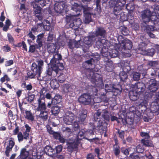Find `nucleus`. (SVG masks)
I'll return each instance as SVG.
<instances>
[{"mask_svg": "<svg viewBox=\"0 0 159 159\" xmlns=\"http://www.w3.org/2000/svg\"><path fill=\"white\" fill-rule=\"evenodd\" d=\"M148 22H143L141 24L142 30L147 33L155 30L154 28L152 25H148L147 23Z\"/></svg>", "mask_w": 159, "mask_h": 159, "instance_id": "24", "label": "nucleus"}, {"mask_svg": "<svg viewBox=\"0 0 159 159\" xmlns=\"http://www.w3.org/2000/svg\"><path fill=\"white\" fill-rule=\"evenodd\" d=\"M132 28L134 30H137L139 28V25L137 24H134L132 25Z\"/></svg>", "mask_w": 159, "mask_h": 159, "instance_id": "61", "label": "nucleus"}, {"mask_svg": "<svg viewBox=\"0 0 159 159\" xmlns=\"http://www.w3.org/2000/svg\"><path fill=\"white\" fill-rule=\"evenodd\" d=\"M158 65V63L156 61H150L148 63V65L152 67L156 66Z\"/></svg>", "mask_w": 159, "mask_h": 159, "instance_id": "52", "label": "nucleus"}, {"mask_svg": "<svg viewBox=\"0 0 159 159\" xmlns=\"http://www.w3.org/2000/svg\"><path fill=\"white\" fill-rule=\"evenodd\" d=\"M130 150L131 149L130 148L125 149L124 148H122L121 152L125 155H128L129 154V152Z\"/></svg>", "mask_w": 159, "mask_h": 159, "instance_id": "50", "label": "nucleus"}, {"mask_svg": "<svg viewBox=\"0 0 159 159\" xmlns=\"http://www.w3.org/2000/svg\"><path fill=\"white\" fill-rule=\"evenodd\" d=\"M113 150L114 153L116 156L118 155L120 152V147L118 146H116V147H115V146H114Z\"/></svg>", "mask_w": 159, "mask_h": 159, "instance_id": "47", "label": "nucleus"}, {"mask_svg": "<svg viewBox=\"0 0 159 159\" xmlns=\"http://www.w3.org/2000/svg\"><path fill=\"white\" fill-rule=\"evenodd\" d=\"M147 87L151 92H154L157 89V86L156 81L154 79H151L149 81L148 84H147L146 85Z\"/></svg>", "mask_w": 159, "mask_h": 159, "instance_id": "21", "label": "nucleus"}, {"mask_svg": "<svg viewBox=\"0 0 159 159\" xmlns=\"http://www.w3.org/2000/svg\"><path fill=\"white\" fill-rule=\"evenodd\" d=\"M133 11L131 9H130L129 12L128 16V19L132 20L133 18Z\"/></svg>", "mask_w": 159, "mask_h": 159, "instance_id": "56", "label": "nucleus"}, {"mask_svg": "<svg viewBox=\"0 0 159 159\" xmlns=\"http://www.w3.org/2000/svg\"><path fill=\"white\" fill-rule=\"evenodd\" d=\"M147 45L145 43H142L139 45V47L137 51L138 53L143 55L152 56L155 52L154 49L153 48L146 49V47Z\"/></svg>", "mask_w": 159, "mask_h": 159, "instance_id": "7", "label": "nucleus"}, {"mask_svg": "<svg viewBox=\"0 0 159 159\" xmlns=\"http://www.w3.org/2000/svg\"><path fill=\"white\" fill-rule=\"evenodd\" d=\"M76 13V14H73L66 15V17L67 24L69 25L70 28L75 27L74 28V29L79 27L82 23L81 19L77 17V16L80 15V13Z\"/></svg>", "mask_w": 159, "mask_h": 159, "instance_id": "4", "label": "nucleus"}, {"mask_svg": "<svg viewBox=\"0 0 159 159\" xmlns=\"http://www.w3.org/2000/svg\"><path fill=\"white\" fill-rule=\"evenodd\" d=\"M109 53L111 57L114 58L118 56L119 52L116 50L113 49L112 51L109 52Z\"/></svg>", "mask_w": 159, "mask_h": 159, "instance_id": "40", "label": "nucleus"}, {"mask_svg": "<svg viewBox=\"0 0 159 159\" xmlns=\"http://www.w3.org/2000/svg\"><path fill=\"white\" fill-rule=\"evenodd\" d=\"M60 111V108L57 106L53 107L51 110L52 113L54 115L58 114Z\"/></svg>", "mask_w": 159, "mask_h": 159, "instance_id": "43", "label": "nucleus"}, {"mask_svg": "<svg viewBox=\"0 0 159 159\" xmlns=\"http://www.w3.org/2000/svg\"><path fill=\"white\" fill-rule=\"evenodd\" d=\"M95 37L100 36L104 38L106 34V32L104 29L102 27H98L95 31Z\"/></svg>", "mask_w": 159, "mask_h": 159, "instance_id": "27", "label": "nucleus"}, {"mask_svg": "<svg viewBox=\"0 0 159 159\" xmlns=\"http://www.w3.org/2000/svg\"><path fill=\"white\" fill-rule=\"evenodd\" d=\"M29 153L25 149L23 148L21 150L20 158L21 159H26L29 155Z\"/></svg>", "mask_w": 159, "mask_h": 159, "instance_id": "30", "label": "nucleus"}, {"mask_svg": "<svg viewBox=\"0 0 159 159\" xmlns=\"http://www.w3.org/2000/svg\"><path fill=\"white\" fill-rule=\"evenodd\" d=\"M36 42L38 43V48L41 47L43 46V43L42 41L36 40Z\"/></svg>", "mask_w": 159, "mask_h": 159, "instance_id": "63", "label": "nucleus"}, {"mask_svg": "<svg viewBox=\"0 0 159 159\" xmlns=\"http://www.w3.org/2000/svg\"><path fill=\"white\" fill-rule=\"evenodd\" d=\"M96 39L95 36L93 35L85 37L84 38V44L86 47L90 46Z\"/></svg>", "mask_w": 159, "mask_h": 159, "instance_id": "20", "label": "nucleus"}, {"mask_svg": "<svg viewBox=\"0 0 159 159\" xmlns=\"http://www.w3.org/2000/svg\"><path fill=\"white\" fill-rule=\"evenodd\" d=\"M58 81L60 83H62L65 81V75L62 74L58 77Z\"/></svg>", "mask_w": 159, "mask_h": 159, "instance_id": "48", "label": "nucleus"}, {"mask_svg": "<svg viewBox=\"0 0 159 159\" xmlns=\"http://www.w3.org/2000/svg\"><path fill=\"white\" fill-rule=\"evenodd\" d=\"M62 147L61 145L57 146L56 148V151L57 153L60 152L62 150Z\"/></svg>", "mask_w": 159, "mask_h": 159, "instance_id": "58", "label": "nucleus"}, {"mask_svg": "<svg viewBox=\"0 0 159 159\" xmlns=\"http://www.w3.org/2000/svg\"><path fill=\"white\" fill-rule=\"evenodd\" d=\"M90 15H84V21L86 24H88L91 21V16Z\"/></svg>", "mask_w": 159, "mask_h": 159, "instance_id": "41", "label": "nucleus"}, {"mask_svg": "<svg viewBox=\"0 0 159 159\" xmlns=\"http://www.w3.org/2000/svg\"><path fill=\"white\" fill-rule=\"evenodd\" d=\"M48 131L49 134L53 135V137L55 139H58L61 135L59 133L55 132L53 131L51 129H48Z\"/></svg>", "mask_w": 159, "mask_h": 159, "instance_id": "35", "label": "nucleus"}, {"mask_svg": "<svg viewBox=\"0 0 159 159\" xmlns=\"http://www.w3.org/2000/svg\"><path fill=\"white\" fill-rule=\"evenodd\" d=\"M37 64L34 63L32 65V70L33 73L28 72L27 74L28 77L31 79L37 77L39 80H43V77H41V74L43 70L42 67L43 66V61L42 60H39L37 61Z\"/></svg>", "mask_w": 159, "mask_h": 159, "instance_id": "2", "label": "nucleus"}, {"mask_svg": "<svg viewBox=\"0 0 159 159\" xmlns=\"http://www.w3.org/2000/svg\"><path fill=\"white\" fill-rule=\"evenodd\" d=\"M35 95L34 94H31L28 95V97L26 98L25 99L28 100V102H31L34 99Z\"/></svg>", "mask_w": 159, "mask_h": 159, "instance_id": "53", "label": "nucleus"}, {"mask_svg": "<svg viewBox=\"0 0 159 159\" xmlns=\"http://www.w3.org/2000/svg\"><path fill=\"white\" fill-rule=\"evenodd\" d=\"M38 2H32L31 3V6L34 9V11L36 14H39L41 12V8L38 6L37 3Z\"/></svg>", "mask_w": 159, "mask_h": 159, "instance_id": "29", "label": "nucleus"}, {"mask_svg": "<svg viewBox=\"0 0 159 159\" xmlns=\"http://www.w3.org/2000/svg\"><path fill=\"white\" fill-rule=\"evenodd\" d=\"M13 63V61L12 60H10L7 61L5 63V66H9Z\"/></svg>", "mask_w": 159, "mask_h": 159, "instance_id": "59", "label": "nucleus"}, {"mask_svg": "<svg viewBox=\"0 0 159 159\" xmlns=\"http://www.w3.org/2000/svg\"><path fill=\"white\" fill-rule=\"evenodd\" d=\"M61 99L62 98L61 96L58 94H56L52 99L53 101L54 100L56 101V103H59L61 101Z\"/></svg>", "mask_w": 159, "mask_h": 159, "instance_id": "46", "label": "nucleus"}, {"mask_svg": "<svg viewBox=\"0 0 159 159\" xmlns=\"http://www.w3.org/2000/svg\"><path fill=\"white\" fill-rule=\"evenodd\" d=\"M53 58L50 61V64L52 70L54 71L57 74L59 70L63 69V64L59 62V60L61 59V56L60 54L54 52Z\"/></svg>", "mask_w": 159, "mask_h": 159, "instance_id": "3", "label": "nucleus"}, {"mask_svg": "<svg viewBox=\"0 0 159 159\" xmlns=\"http://www.w3.org/2000/svg\"><path fill=\"white\" fill-rule=\"evenodd\" d=\"M38 107L37 108V110L38 111H46V107L45 103L44 102H42L40 99L39 98L38 100Z\"/></svg>", "mask_w": 159, "mask_h": 159, "instance_id": "28", "label": "nucleus"}, {"mask_svg": "<svg viewBox=\"0 0 159 159\" xmlns=\"http://www.w3.org/2000/svg\"><path fill=\"white\" fill-rule=\"evenodd\" d=\"M53 38V35L52 34H49L48 38L47 41L48 42V44L52 42Z\"/></svg>", "mask_w": 159, "mask_h": 159, "instance_id": "57", "label": "nucleus"}, {"mask_svg": "<svg viewBox=\"0 0 159 159\" xmlns=\"http://www.w3.org/2000/svg\"><path fill=\"white\" fill-rule=\"evenodd\" d=\"M119 134V137L123 140L124 139V131H123L118 130V131Z\"/></svg>", "mask_w": 159, "mask_h": 159, "instance_id": "55", "label": "nucleus"}, {"mask_svg": "<svg viewBox=\"0 0 159 159\" xmlns=\"http://www.w3.org/2000/svg\"><path fill=\"white\" fill-rule=\"evenodd\" d=\"M22 86L23 88H26L25 90H27L30 91L32 89V86L31 84H29L26 85L25 83L22 84Z\"/></svg>", "mask_w": 159, "mask_h": 159, "instance_id": "45", "label": "nucleus"}, {"mask_svg": "<svg viewBox=\"0 0 159 159\" xmlns=\"http://www.w3.org/2000/svg\"><path fill=\"white\" fill-rule=\"evenodd\" d=\"M108 0H97L96 1V6L98 8V12H100V6H99V3L101 1H102V2L103 3L105 2H106Z\"/></svg>", "mask_w": 159, "mask_h": 159, "instance_id": "51", "label": "nucleus"}, {"mask_svg": "<svg viewBox=\"0 0 159 159\" xmlns=\"http://www.w3.org/2000/svg\"><path fill=\"white\" fill-rule=\"evenodd\" d=\"M38 2L41 6L43 7L46 6L48 4L50 0H34Z\"/></svg>", "mask_w": 159, "mask_h": 159, "instance_id": "39", "label": "nucleus"}, {"mask_svg": "<svg viewBox=\"0 0 159 159\" xmlns=\"http://www.w3.org/2000/svg\"><path fill=\"white\" fill-rule=\"evenodd\" d=\"M154 11L156 15L159 16V5L156 6L154 8Z\"/></svg>", "mask_w": 159, "mask_h": 159, "instance_id": "60", "label": "nucleus"}, {"mask_svg": "<svg viewBox=\"0 0 159 159\" xmlns=\"http://www.w3.org/2000/svg\"><path fill=\"white\" fill-rule=\"evenodd\" d=\"M120 46L122 47V50L124 51L126 49L128 50L130 49L132 47V45L130 40L124 39L122 41Z\"/></svg>", "mask_w": 159, "mask_h": 159, "instance_id": "22", "label": "nucleus"}, {"mask_svg": "<svg viewBox=\"0 0 159 159\" xmlns=\"http://www.w3.org/2000/svg\"><path fill=\"white\" fill-rule=\"evenodd\" d=\"M68 7L66 2H61L56 3L54 5V8L56 12L60 13L63 10H65L66 12L67 11L66 8Z\"/></svg>", "mask_w": 159, "mask_h": 159, "instance_id": "13", "label": "nucleus"}, {"mask_svg": "<svg viewBox=\"0 0 159 159\" xmlns=\"http://www.w3.org/2000/svg\"><path fill=\"white\" fill-rule=\"evenodd\" d=\"M105 42V39H102L101 40H98L96 42V46L98 49L102 48Z\"/></svg>", "mask_w": 159, "mask_h": 159, "instance_id": "36", "label": "nucleus"}, {"mask_svg": "<svg viewBox=\"0 0 159 159\" xmlns=\"http://www.w3.org/2000/svg\"><path fill=\"white\" fill-rule=\"evenodd\" d=\"M39 116L44 121L47 120L48 117V111H41L39 115Z\"/></svg>", "mask_w": 159, "mask_h": 159, "instance_id": "37", "label": "nucleus"}, {"mask_svg": "<svg viewBox=\"0 0 159 159\" xmlns=\"http://www.w3.org/2000/svg\"><path fill=\"white\" fill-rule=\"evenodd\" d=\"M8 39L9 42L11 43H13L14 42V39L10 34H7Z\"/></svg>", "mask_w": 159, "mask_h": 159, "instance_id": "54", "label": "nucleus"}, {"mask_svg": "<svg viewBox=\"0 0 159 159\" xmlns=\"http://www.w3.org/2000/svg\"><path fill=\"white\" fill-rule=\"evenodd\" d=\"M139 93L133 89V90L129 91V96L131 100L135 101L138 98Z\"/></svg>", "mask_w": 159, "mask_h": 159, "instance_id": "26", "label": "nucleus"}, {"mask_svg": "<svg viewBox=\"0 0 159 159\" xmlns=\"http://www.w3.org/2000/svg\"><path fill=\"white\" fill-rule=\"evenodd\" d=\"M57 43L59 46L58 48L56 44L54 43H49L48 44V50L49 53H53L55 52L57 48H59L61 47H63L66 44V42L64 41H61L60 38L58 39Z\"/></svg>", "mask_w": 159, "mask_h": 159, "instance_id": "9", "label": "nucleus"}, {"mask_svg": "<svg viewBox=\"0 0 159 159\" xmlns=\"http://www.w3.org/2000/svg\"><path fill=\"white\" fill-rule=\"evenodd\" d=\"M142 18L143 22H149L151 20L153 21L151 18L152 13L149 10H146L142 12Z\"/></svg>", "mask_w": 159, "mask_h": 159, "instance_id": "17", "label": "nucleus"}, {"mask_svg": "<svg viewBox=\"0 0 159 159\" xmlns=\"http://www.w3.org/2000/svg\"><path fill=\"white\" fill-rule=\"evenodd\" d=\"M87 114V111L85 110H82L79 111L78 115L75 118V121H74L73 125V127L75 131H76L79 127L78 122H83L84 120L86 117Z\"/></svg>", "mask_w": 159, "mask_h": 159, "instance_id": "5", "label": "nucleus"}, {"mask_svg": "<svg viewBox=\"0 0 159 159\" xmlns=\"http://www.w3.org/2000/svg\"><path fill=\"white\" fill-rule=\"evenodd\" d=\"M83 9L84 15H90L93 14L92 12L93 9L87 6L84 7L83 6L79 5L76 3H74L72 5L71 10L75 12L80 13V11Z\"/></svg>", "mask_w": 159, "mask_h": 159, "instance_id": "6", "label": "nucleus"}, {"mask_svg": "<svg viewBox=\"0 0 159 159\" xmlns=\"http://www.w3.org/2000/svg\"><path fill=\"white\" fill-rule=\"evenodd\" d=\"M140 134L142 137L145 138V139H142L141 140V142L144 145L149 147L153 146V144L151 142L148 140L149 138V136L147 133L141 132Z\"/></svg>", "mask_w": 159, "mask_h": 159, "instance_id": "18", "label": "nucleus"}, {"mask_svg": "<svg viewBox=\"0 0 159 159\" xmlns=\"http://www.w3.org/2000/svg\"><path fill=\"white\" fill-rule=\"evenodd\" d=\"M15 145L14 139L12 138H10L9 140V143H7L6 148L5 154L8 157L9 155V153L12 150V148Z\"/></svg>", "mask_w": 159, "mask_h": 159, "instance_id": "23", "label": "nucleus"}, {"mask_svg": "<svg viewBox=\"0 0 159 159\" xmlns=\"http://www.w3.org/2000/svg\"><path fill=\"white\" fill-rule=\"evenodd\" d=\"M117 87H116L115 85H112L111 84L108 85L106 84L105 86V90L107 92H112L113 93H118L120 92V89H121L120 85H117Z\"/></svg>", "mask_w": 159, "mask_h": 159, "instance_id": "16", "label": "nucleus"}, {"mask_svg": "<svg viewBox=\"0 0 159 159\" xmlns=\"http://www.w3.org/2000/svg\"><path fill=\"white\" fill-rule=\"evenodd\" d=\"M119 75L120 80L123 81H125L127 78V75L125 71L121 72Z\"/></svg>", "mask_w": 159, "mask_h": 159, "instance_id": "38", "label": "nucleus"}, {"mask_svg": "<svg viewBox=\"0 0 159 159\" xmlns=\"http://www.w3.org/2000/svg\"><path fill=\"white\" fill-rule=\"evenodd\" d=\"M99 74L97 73H94L93 72L91 71L90 72V74L89 78H91L94 80V82H95V85L96 86L98 87H102V80L101 78H99L98 79L99 82L97 81L98 77H99Z\"/></svg>", "mask_w": 159, "mask_h": 159, "instance_id": "15", "label": "nucleus"}, {"mask_svg": "<svg viewBox=\"0 0 159 159\" xmlns=\"http://www.w3.org/2000/svg\"><path fill=\"white\" fill-rule=\"evenodd\" d=\"M110 113L106 109L104 110L99 109L94 114V118L95 121H98V127L99 130L102 131L106 132L107 124L103 120H98V117L102 116L104 119L109 120L110 118Z\"/></svg>", "mask_w": 159, "mask_h": 159, "instance_id": "1", "label": "nucleus"}, {"mask_svg": "<svg viewBox=\"0 0 159 159\" xmlns=\"http://www.w3.org/2000/svg\"><path fill=\"white\" fill-rule=\"evenodd\" d=\"M111 3L114 7L113 12L115 15H117L120 11L121 10L122 7L126 3L125 0H112Z\"/></svg>", "mask_w": 159, "mask_h": 159, "instance_id": "8", "label": "nucleus"}, {"mask_svg": "<svg viewBox=\"0 0 159 159\" xmlns=\"http://www.w3.org/2000/svg\"><path fill=\"white\" fill-rule=\"evenodd\" d=\"M30 46L29 52L31 53L34 52L36 48H38V47L37 44H35L34 45H30V44H29Z\"/></svg>", "mask_w": 159, "mask_h": 159, "instance_id": "42", "label": "nucleus"}, {"mask_svg": "<svg viewBox=\"0 0 159 159\" xmlns=\"http://www.w3.org/2000/svg\"><path fill=\"white\" fill-rule=\"evenodd\" d=\"M25 118L31 121H33L34 120L33 116L29 111H25Z\"/></svg>", "mask_w": 159, "mask_h": 159, "instance_id": "31", "label": "nucleus"}, {"mask_svg": "<svg viewBox=\"0 0 159 159\" xmlns=\"http://www.w3.org/2000/svg\"><path fill=\"white\" fill-rule=\"evenodd\" d=\"M140 73L137 72H134L133 73V79L134 80H138L140 77Z\"/></svg>", "mask_w": 159, "mask_h": 159, "instance_id": "44", "label": "nucleus"}, {"mask_svg": "<svg viewBox=\"0 0 159 159\" xmlns=\"http://www.w3.org/2000/svg\"><path fill=\"white\" fill-rule=\"evenodd\" d=\"M88 132L87 131H86L84 129H81L79 132L76 141L70 144L72 148L73 149L77 147L78 145L80 143V141L87 136Z\"/></svg>", "mask_w": 159, "mask_h": 159, "instance_id": "11", "label": "nucleus"}, {"mask_svg": "<svg viewBox=\"0 0 159 159\" xmlns=\"http://www.w3.org/2000/svg\"><path fill=\"white\" fill-rule=\"evenodd\" d=\"M3 48L5 51L8 52L10 51L11 48L8 45L5 46L3 47Z\"/></svg>", "mask_w": 159, "mask_h": 159, "instance_id": "64", "label": "nucleus"}, {"mask_svg": "<svg viewBox=\"0 0 159 159\" xmlns=\"http://www.w3.org/2000/svg\"><path fill=\"white\" fill-rule=\"evenodd\" d=\"M25 130L23 134L21 132L18 134L17 138L19 142L23 141L24 139H27L29 137V134L31 128L27 124H26L25 125Z\"/></svg>", "mask_w": 159, "mask_h": 159, "instance_id": "10", "label": "nucleus"}, {"mask_svg": "<svg viewBox=\"0 0 159 159\" xmlns=\"http://www.w3.org/2000/svg\"><path fill=\"white\" fill-rule=\"evenodd\" d=\"M151 70L152 71L151 73V75L154 77H155L156 76L157 74H158V70H159V69L156 70L153 68H151Z\"/></svg>", "mask_w": 159, "mask_h": 159, "instance_id": "49", "label": "nucleus"}, {"mask_svg": "<svg viewBox=\"0 0 159 159\" xmlns=\"http://www.w3.org/2000/svg\"><path fill=\"white\" fill-rule=\"evenodd\" d=\"M33 34V33H32L30 31L28 34V36L32 40H34L35 39V37Z\"/></svg>", "mask_w": 159, "mask_h": 159, "instance_id": "62", "label": "nucleus"}, {"mask_svg": "<svg viewBox=\"0 0 159 159\" xmlns=\"http://www.w3.org/2000/svg\"><path fill=\"white\" fill-rule=\"evenodd\" d=\"M74 119V115L71 112L69 111L66 112L63 119L65 123L67 125H70Z\"/></svg>", "mask_w": 159, "mask_h": 159, "instance_id": "19", "label": "nucleus"}, {"mask_svg": "<svg viewBox=\"0 0 159 159\" xmlns=\"http://www.w3.org/2000/svg\"><path fill=\"white\" fill-rule=\"evenodd\" d=\"M44 152L47 155L51 156L53 154L54 150L49 146H46L44 148Z\"/></svg>", "mask_w": 159, "mask_h": 159, "instance_id": "32", "label": "nucleus"}, {"mask_svg": "<svg viewBox=\"0 0 159 159\" xmlns=\"http://www.w3.org/2000/svg\"><path fill=\"white\" fill-rule=\"evenodd\" d=\"M79 102L85 105H88L93 101H95L92 98L91 96L88 94L84 93L81 95L78 98Z\"/></svg>", "mask_w": 159, "mask_h": 159, "instance_id": "12", "label": "nucleus"}, {"mask_svg": "<svg viewBox=\"0 0 159 159\" xmlns=\"http://www.w3.org/2000/svg\"><path fill=\"white\" fill-rule=\"evenodd\" d=\"M146 87L143 83L138 82L135 84L133 89L139 93L141 92H143Z\"/></svg>", "mask_w": 159, "mask_h": 159, "instance_id": "25", "label": "nucleus"}, {"mask_svg": "<svg viewBox=\"0 0 159 159\" xmlns=\"http://www.w3.org/2000/svg\"><path fill=\"white\" fill-rule=\"evenodd\" d=\"M50 84L52 88L54 89L58 88L59 86L58 82L56 79L51 80Z\"/></svg>", "mask_w": 159, "mask_h": 159, "instance_id": "33", "label": "nucleus"}, {"mask_svg": "<svg viewBox=\"0 0 159 159\" xmlns=\"http://www.w3.org/2000/svg\"><path fill=\"white\" fill-rule=\"evenodd\" d=\"M76 87L75 85H71L70 84H64L63 87V91L70 96H73L75 94Z\"/></svg>", "mask_w": 159, "mask_h": 159, "instance_id": "14", "label": "nucleus"}, {"mask_svg": "<svg viewBox=\"0 0 159 159\" xmlns=\"http://www.w3.org/2000/svg\"><path fill=\"white\" fill-rule=\"evenodd\" d=\"M74 47L76 48L82 47L83 48V50H84V46H85L84 43L82 42V41L80 40L75 41L74 42Z\"/></svg>", "mask_w": 159, "mask_h": 159, "instance_id": "34", "label": "nucleus"}]
</instances>
